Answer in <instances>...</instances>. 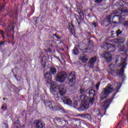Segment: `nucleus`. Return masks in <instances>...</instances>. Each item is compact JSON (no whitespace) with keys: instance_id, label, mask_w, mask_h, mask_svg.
I'll return each instance as SVG.
<instances>
[{"instance_id":"nucleus-33","label":"nucleus","mask_w":128,"mask_h":128,"mask_svg":"<svg viewBox=\"0 0 128 128\" xmlns=\"http://www.w3.org/2000/svg\"><path fill=\"white\" fill-rule=\"evenodd\" d=\"M72 52L74 54L78 56V48H74V50H72Z\"/></svg>"},{"instance_id":"nucleus-56","label":"nucleus","mask_w":128,"mask_h":128,"mask_svg":"<svg viewBox=\"0 0 128 128\" xmlns=\"http://www.w3.org/2000/svg\"><path fill=\"white\" fill-rule=\"evenodd\" d=\"M36 92H37V94L36 96H38V92L36 91L35 94H36Z\"/></svg>"},{"instance_id":"nucleus-21","label":"nucleus","mask_w":128,"mask_h":128,"mask_svg":"<svg viewBox=\"0 0 128 128\" xmlns=\"http://www.w3.org/2000/svg\"><path fill=\"white\" fill-rule=\"evenodd\" d=\"M114 42L115 44H118L119 46H120V44H123L124 42V38H116L114 40Z\"/></svg>"},{"instance_id":"nucleus-28","label":"nucleus","mask_w":128,"mask_h":128,"mask_svg":"<svg viewBox=\"0 0 128 128\" xmlns=\"http://www.w3.org/2000/svg\"><path fill=\"white\" fill-rule=\"evenodd\" d=\"M80 60H82V62H84V64L86 63L88 60V57L86 56H81L80 58Z\"/></svg>"},{"instance_id":"nucleus-3","label":"nucleus","mask_w":128,"mask_h":128,"mask_svg":"<svg viewBox=\"0 0 128 128\" xmlns=\"http://www.w3.org/2000/svg\"><path fill=\"white\" fill-rule=\"evenodd\" d=\"M113 86L112 84H108L106 88H102V92L100 94V102H102V100H104L108 98L110 94L114 92V87H112Z\"/></svg>"},{"instance_id":"nucleus-60","label":"nucleus","mask_w":128,"mask_h":128,"mask_svg":"<svg viewBox=\"0 0 128 128\" xmlns=\"http://www.w3.org/2000/svg\"><path fill=\"white\" fill-rule=\"evenodd\" d=\"M88 16H90V14H88Z\"/></svg>"},{"instance_id":"nucleus-9","label":"nucleus","mask_w":128,"mask_h":128,"mask_svg":"<svg viewBox=\"0 0 128 128\" xmlns=\"http://www.w3.org/2000/svg\"><path fill=\"white\" fill-rule=\"evenodd\" d=\"M78 14L80 16L76 14H74V18L77 21V22H78V26H80V21H82L84 19V12H78Z\"/></svg>"},{"instance_id":"nucleus-51","label":"nucleus","mask_w":128,"mask_h":128,"mask_svg":"<svg viewBox=\"0 0 128 128\" xmlns=\"http://www.w3.org/2000/svg\"><path fill=\"white\" fill-rule=\"evenodd\" d=\"M10 30L11 32H12V31L14 32V26H13V27L11 28L10 29Z\"/></svg>"},{"instance_id":"nucleus-62","label":"nucleus","mask_w":128,"mask_h":128,"mask_svg":"<svg viewBox=\"0 0 128 128\" xmlns=\"http://www.w3.org/2000/svg\"><path fill=\"white\" fill-rule=\"evenodd\" d=\"M119 128H122V127H120Z\"/></svg>"},{"instance_id":"nucleus-54","label":"nucleus","mask_w":128,"mask_h":128,"mask_svg":"<svg viewBox=\"0 0 128 128\" xmlns=\"http://www.w3.org/2000/svg\"><path fill=\"white\" fill-rule=\"evenodd\" d=\"M123 12H124V14H128V10H124V11Z\"/></svg>"},{"instance_id":"nucleus-17","label":"nucleus","mask_w":128,"mask_h":128,"mask_svg":"<svg viewBox=\"0 0 128 128\" xmlns=\"http://www.w3.org/2000/svg\"><path fill=\"white\" fill-rule=\"evenodd\" d=\"M108 54H110V53L106 52L103 56L106 62H107L108 64H110V62H112V57L109 56Z\"/></svg>"},{"instance_id":"nucleus-29","label":"nucleus","mask_w":128,"mask_h":128,"mask_svg":"<svg viewBox=\"0 0 128 128\" xmlns=\"http://www.w3.org/2000/svg\"><path fill=\"white\" fill-rule=\"evenodd\" d=\"M50 72L52 74H56V68L54 67H51L50 69Z\"/></svg>"},{"instance_id":"nucleus-20","label":"nucleus","mask_w":128,"mask_h":128,"mask_svg":"<svg viewBox=\"0 0 128 128\" xmlns=\"http://www.w3.org/2000/svg\"><path fill=\"white\" fill-rule=\"evenodd\" d=\"M80 50L83 53L88 52V50H90V46L86 45V46H84L80 48Z\"/></svg>"},{"instance_id":"nucleus-59","label":"nucleus","mask_w":128,"mask_h":128,"mask_svg":"<svg viewBox=\"0 0 128 128\" xmlns=\"http://www.w3.org/2000/svg\"><path fill=\"white\" fill-rule=\"evenodd\" d=\"M56 12H58V7L56 8Z\"/></svg>"},{"instance_id":"nucleus-22","label":"nucleus","mask_w":128,"mask_h":128,"mask_svg":"<svg viewBox=\"0 0 128 128\" xmlns=\"http://www.w3.org/2000/svg\"><path fill=\"white\" fill-rule=\"evenodd\" d=\"M108 50L110 52H113L116 50V46L112 44H108Z\"/></svg>"},{"instance_id":"nucleus-32","label":"nucleus","mask_w":128,"mask_h":128,"mask_svg":"<svg viewBox=\"0 0 128 128\" xmlns=\"http://www.w3.org/2000/svg\"><path fill=\"white\" fill-rule=\"evenodd\" d=\"M64 118H60V117H56V120L58 122V124H60Z\"/></svg>"},{"instance_id":"nucleus-18","label":"nucleus","mask_w":128,"mask_h":128,"mask_svg":"<svg viewBox=\"0 0 128 128\" xmlns=\"http://www.w3.org/2000/svg\"><path fill=\"white\" fill-rule=\"evenodd\" d=\"M73 124L76 128H80L82 126V122L80 120H74L73 122Z\"/></svg>"},{"instance_id":"nucleus-14","label":"nucleus","mask_w":128,"mask_h":128,"mask_svg":"<svg viewBox=\"0 0 128 128\" xmlns=\"http://www.w3.org/2000/svg\"><path fill=\"white\" fill-rule=\"evenodd\" d=\"M58 91H59V96H64L66 94V88L60 86L58 88Z\"/></svg>"},{"instance_id":"nucleus-35","label":"nucleus","mask_w":128,"mask_h":128,"mask_svg":"<svg viewBox=\"0 0 128 128\" xmlns=\"http://www.w3.org/2000/svg\"><path fill=\"white\" fill-rule=\"evenodd\" d=\"M119 6H126V2H124V0H120L119 2Z\"/></svg>"},{"instance_id":"nucleus-24","label":"nucleus","mask_w":128,"mask_h":128,"mask_svg":"<svg viewBox=\"0 0 128 128\" xmlns=\"http://www.w3.org/2000/svg\"><path fill=\"white\" fill-rule=\"evenodd\" d=\"M44 60H46V57L43 56L42 57V60H41V66H42V68H46V62L44 61Z\"/></svg>"},{"instance_id":"nucleus-12","label":"nucleus","mask_w":128,"mask_h":128,"mask_svg":"<svg viewBox=\"0 0 128 128\" xmlns=\"http://www.w3.org/2000/svg\"><path fill=\"white\" fill-rule=\"evenodd\" d=\"M44 78L48 84L52 83V74L50 73L46 72V74H44Z\"/></svg>"},{"instance_id":"nucleus-2","label":"nucleus","mask_w":128,"mask_h":128,"mask_svg":"<svg viewBox=\"0 0 128 128\" xmlns=\"http://www.w3.org/2000/svg\"><path fill=\"white\" fill-rule=\"evenodd\" d=\"M80 98L82 101L79 108L80 110H88L90 106L89 102L90 104H94V97H90L88 99V97L86 96V95H82Z\"/></svg>"},{"instance_id":"nucleus-52","label":"nucleus","mask_w":128,"mask_h":128,"mask_svg":"<svg viewBox=\"0 0 128 128\" xmlns=\"http://www.w3.org/2000/svg\"><path fill=\"white\" fill-rule=\"evenodd\" d=\"M65 8H66V10H70V8L66 6H65Z\"/></svg>"},{"instance_id":"nucleus-47","label":"nucleus","mask_w":128,"mask_h":128,"mask_svg":"<svg viewBox=\"0 0 128 128\" xmlns=\"http://www.w3.org/2000/svg\"><path fill=\"white\" fill-rule=\"evenodd\" d=\"M125 48L124 46H120V52H124V50Z\"/></svg>"},{"instance_id":"nucleus-44","label":"nucleus","mask_w":128,"mask_h":128,"mask_svg":"<svg viewBox=\"0 0 128 128\" xmlns=\"http://www.w3.org/2000/svg\"><path fill=\"white\" fill-rule=\"evenodd\" d=\"M53 36H56V38H58V40H60V36L56 34H54Z\"/></svg>"},{"instance_id":"nucleus-42","label":"nucleus","mask_w":128,"mask_h":128,"mask_svg":"<svg viewBox=\"0 0 128 128\" xmlns=\"http://www.w3.org/2000/svg\"><path fill=\"white\" fill-rule=\"evenodd\" d=\"M14 16H13V15H12L11 16L12 18H18V13L16 12H15L14 14Z\"/></svg>"},{"instance_id":"nucleus-34","label":"nucleus","mask_w":128,"mask_h":128,"mask_svg":"<svg viewBox=\"0 0 128 128\" xmlns=\"http://www.w3.org/2000/svg\"><path fill=\"white\" fill-rule=\"evenodd\" d=\"M117 18L118 20H121L122 19V16H118V15H114L112 17V20H114V18Z\"/></svg>"},{"instance_id":"nucleus-10","label":"nucleus","mask_w":128,"mask_h":128,"mask_svg":"<svg viewBox=\"0 0 128 128\" xmlns=\"http://www.w3.org/2000/svg\"><path fill=\"white\" fill-rule=\"evenodd\" d=\"M34 124L36 128H44L45 124L42 121L38 120H34Z\"/></svg>"},{"instance_id":"nucleus-11","label":"nucleus","mask_w":128,"mask_h":128,"mask_svg":"<svg viewBox=\"0 0 128 128\" xmlns=\"http://www.w3.org/2000/svg\"><path fill=\"white\" fill-rule=\"evenodd\" d=\"M96 62V56L92 58L88 61L89 68H94V64Z\"/></svg>"},{"instance_id":"nucleus-13","label":"nucleus","mask_w":128,"mask_h":128,"mask_svg":"<svg viewBox=\"0 0 128 128\" xmlns=\"http://www.w3.org/2000/svg\"><path fill=\"white\" fill-rule=\"evenodd\" d=\"M62 100L64 104H68V106H72V102L70 99L68 98L66 96L62 97Z\"/></svg>"},{"instance_id":"nucleus-38","label":"nucleus","mask_w":128,"mask_h":128,"mask_svg":"<svg viewBox=\"0 0 128 128\" xmlns=\"http://www.w3.org/2000/svg\"><path fill=\"white\" fill-rule=\"evenodd\" d=\"M88 46H94V41L92 40H89L88 42Z\"/></svg>"},{"instance_id":"nucleus-39","label":"nucleus","mask_w":128,"mask_h":128,"mask_svg":"<svg viewBox=\"0 0 128 128\" xmlns=\"http://www.w3.org/2000/svg\"><path fill=\"white\" fill-rule=\"evenodd\" d=\"M104 0H95L94 2L96 4H102Z\"/></svg>"},{"instance_id":"nucleus-15","label":"nucleus","mask_w":128,"mask_h":128,"mask_svg":"<svg viewBox=\"0 0 128 128\" xmlns=\"http://www.w3.org/2000/svg\"><path fill=\"white\" fill-rule=\"evenodd\" d=\"M112 102V100L111 98L106 100L102 104V106L106 108V110H108V108L110 106Z\"/></svg>"},{"instance_id":"nucleus-50","label":"nucleus","mask_w":128,"mask_h":128,"mask_svg":"<svg viewBox=\"0 0 128 128\" xmlns=\"http://www.w3.org/2000/svg\"><path fill=\"white\" fill-rule=\"evenodd\" d=\"M0 34H2V36L4 34V30H0Z\"/></svg>"},{"instance_id":"nucleus-49","label":"nucleus","mask_w":128,"mask_h":128,"mask_svg":"<svg viewBox=\"0 0 128 128\" xmlns=\"http://www.w3.org/2000/svg\"><path fill=\"white\" fill-rule=\"evenodd\" d=\"M73 106H74V108H76V106H78V102H74V103L73 104Z\"/></svg>"},{"instance_id":"nucleus-30","label":"nucleus","mask_w":128,"mask_h":128,"mask_svg":"<svg viewBox=\"0 0 128 128\" xmlns=\"http://www.w3.org/2000/svg\"><path fill=\"white\" fill-rule=\"evenodd\" d=\"M102 48H104V50H108V43L104 42L102 44Z\"/></svg>"},{"instance_id":"nucleus-37","label":"nucleus","mask_w":128,"mask_h":128,"mask_svg":"<svg viewBox=\"0 0 128 128\" xmlns=\"http://www.w3.org/2000/svg\"><path fill=\"white\" fill-rule=\"evenodd\" d=\"M92 28H96V26H98V23L94 22L92 24Z\"/></svg>"},{"instance_id":"nucleus-61","label":"nucleus","mask_w":128,"mask_h":128,"mask_svg":"<svg viewBox=\"0 0 128 128\" xmlns=\"http://www.w3.org/2000/svg\"><path fill=\"white\" fill-rule=\"evenodd\" d=\"M3 100H6V98H4Z\"/></svg>"},{"instance_id":"nucleus-26","label":"nucleus","mask_w":128,"mask_h":128,"mask_svg":"<svg viewBox=\"0 0 128 128\" xmlns=\"http://www.w3.org/2000/svg\"><path fill=\"white\" fill-rule=\"evenodd\" d=\"M114 86H116V90H117V91L113 94V96H116V94H118V92L120 90V88L122 84L120 82H117L114 84Z\"/></svg>"},{"instance_id":"nucleus-53","label":"nucleus","mask_w":128,"mask_h":128,"mask_svg":"<svg viewBox=\"0 0 128 128\" xmlns=\"http://www.w3.org/2000/svg\"><path fill=\"white\" fill-rule=\"evenodd\" d=\"M4 42H0V46H4Z\"/></svg>"},{"instance_id":"nucleus-31","label":"nucleus","mask_w":128,"mask_h":128,"mask_svg":"<svg viewBox=\"0 0 128 128\" xmlns=\"http://www.w3.org/2000/svg\"><path fill=\"white\" fill-rule=\"evenodd\" d=\"M60 124H62V126H68V122L64 120V118L63 120H62V122H61Z\"/></svg>"},{"instance_id":"nucleus-25","label":"nucleus","mask_w":128,"mask_h":128,"mask_svg":"<svg viewBox=\"0 0 128 128\" xmlns=\"http://www.w3.org/2000/svg\"><path fill=\"white\" fill-rule=\"evenodd\" d=\"M122 34V31L120 30H118L117 31H116V32H115L114 34H112V38H116V36H118L120 34Z\"/></svg>"},{"instance_id":"nucleus-8","label":"nucleus","mask_w":128,"mask_h":128,"mask_svg":"<svg viewBox=\"0 0 128 128\" xmlns=\"http://www.w3.org/2000/svg\"><path fill=\"white\" fill-rule=\"evenodd\" d=\"M67 78L70 84L75 82L76 80V72H72L69 73L68 76H67Z\"/></svg>"},{"instance_id":"nucleus-6","label":"nucleus","mask_w":128,"mask_h":128,"mask_svg":"<svg viewBox=\"0 0 128 128\" xmlns=\"http://www.w3.org/2000/svg\"><path fill=\"white\" fill-rule=\"evenodd\" d=\"M112 15L110 14L104 19L103 21V24H104V26H108L110 24H118V22H116L112 21Z\"/></svg>"},{"instance_id":"nucleus-7","label":"nucleus","mask_w":128,"mask_h":128,"mask_svg":"<svg viewBox=\"0 0 128 128\" xmlns=\"http://www.w3.org/2000/svg\"><path fill=\"white\" fill-rule=\"evenodd\" d=\"M68 78V74L65 72H60L57 74L56 78L60 82H64Z\"/></svg>"},{"instance_id":"nucleus-46","label":"nucleus","mask_w":128,"mask_h":128,"mask_svg":"<svg viewBox=\"0 0 128 128\" xmlns=\"http://www.w3.org/2000/svg\"><path fill=\"white\" fill-rule=\"evenodd\" d=\"M50 44H51V46H52V44H56V42H54V40H50Z\"/></svg>"},{"instance_id":"nucleus-45","label":"nucleus","mask_w":128,"mask_h":128,"mask_svg":"<svg viewBox=\"0 0 128 128\" xmlns=\"http://www.w3.org/2000/svg\"><path fill=\"white\" fill-rule=\"evenodd\" d=\"M46 52H52V48H48L47 50H46Z\"/></svg>"},{"instance_id":"nucleus-4","label":"nucleus","mask_w":128,"mask_h":128,"mask_svg":"<svg viewBox=\"0 0 128 128\" xmlns=\"http://www.w3.org/2000/svg\"><path fill=\"white\" fill-rule=\"evenodd\" d=\"M50 92L54 95V98L56 100H58L60 98V94H58V92H56V90H58V88L56 87V84H54L51 83L50 84Z\"/></svg>"},{"instance_id":"nucleus-41","label":"nucleus","mask_w":128,"mask_h":128,"mask_svg":"<svg viewBox=\"0 0 128 128\" xmlns=\"http://www.w3.org/2000/svg\"><path fill=\"white\" fill-rule=\"evenodd\" d=\"M4 10V6L2 5L0 6V12H2Z\"/></svg>"},{"instance_id":"nucleus-55","label":"nucleus","mask_w":128,"mask_h":128,"mask_svg":"<svg viewBox=\"0 0 128 128\" xmlns=\"http://www.w3.org/2000/svg\"><path fill=\"white\" fill-rule=\"evenodd\" d=\"M2 36L3 38V40H4V38H6V36H4V34L3 35H2Z\"/></svg>"},{"instance_id":"nucleus-23","label":"nucleus","mask_w":128,"mask_h":128,"mask_svg":"<svg viewBox=\"0 0 128 128\" xmlns=\"http://www.w3.org/2000/svg\"><path fill=\"white\" fill-rule=\"evenodd\" d=\"M44 104L46 106H48L50 110L52 107V102L50 100H44Z\"/></svg>"},{"instance_id":"nucleus-58","label":"nucleus","mask_w":128,"mask_h":128,"mask_svg":"<svg viewBox=\"0 0 128 128\" xmlns=\"http://www.w3.org/2000/svg\"><path fill=\"white\" fill-rule=\"evenodd\" d=\"M2 108H4V106H2L1 108V110H2Z\"/></svg>"},{"instance_id":"nucleus-27","label":"nucleus","mask_w":128,"mask_h":128,"mask_svg":"<svg viewBox=\"0 0 128 128\" xmlns=\"http://www.w3.org/2000/svg\"><path fill=\"white\" fill-rule=\"evenodd\" d=\"M22 128V126H20V120H17L15 121L14 124V128Z\"/></svg>"},{"instance_id":"nucleus-48","label":"nucleus","mask_w":128,"mask_h":128,"mask_svg":"<svg viewBox=\"0 0 128 128\" xmlns=\"http://www.w3.org/2000/svg\"><path fill=\"white\" fill-rule=\"evenodd\" d=\"M126 106L125 105L124 107V108H122V110L121 111V114H124V110H126Z\"/></svg>"},{"instance_id":"nucleus-57","label":"nucleus","mask_w":128,"mask_h":128,"mask_svg":"<svg viewBox=\"0 0 128 128\" xmlns=\"http://www.w3.org/2000/svg\"><path fill=\"white\" fill-rule=\"evenodd\" d=\"M114 30L112 31V32H111V34H114Z\"/></svg>"},{"instance_id":"nucleus-16","label":"nucleus","mask_w":128,"mask_h":128,"mask_svg":"<svg viewBox=\"0 0 128 128\" xmlns=\"http://www.w3.org/2000/svg\"><path fill=\"white\" fill-rule=\"evenodd\" d=\"M68 28V30L71 34H75L76 29L74 28V26L72 24L69 23Z\"/></svg>"},{"instance_id":"nucleus-43","label":"nucleus","mask_w":128,"mask_h":128,"mask_svg":"<svg viewBox=\"0 0 128 128\" xmlns=\"http://www.w3.org/2000/svg\"><path fill=\"white\" fill-rule=\"evenodd\" d=\"M124 26H128V20L124 21L123 23Z\"/></svg>"},{"instance_id":"nucleus-1","label":"nucleus","mask_w":128,"mask_h":128,"mask_svg":"<svg viewBox=\"0 0 128 128\" xmlns=\"http://www.w3.org/2000/svg\"><path fill=\"white\" fill-rule=\"evenodd\" d=\"M115 64H111L108 66V72L109 76H114V74L118 76H124V68L126 66V59L121 58V60L116 59Z\"/></svg>"},{"instance_id":"nucleus-5","label":"nucleus","mask_w":128,"mask_h":128,"mask_svg":"<svg viewBox=\"0 0 128 128\" xmlns=\"http://www.w3.org/2000/svg\"><path fill=\"white\" fill-rule=\"evenodd\" d=\"M80 94H88L90 98H94V96H96V90H94V89H91L88 90V88H80Z\"/></svg>"},{"instance_id":"nucleus-36","label":"nucleus","mask_w":128,"mask_h":128,"mask_svg":"<svg viewBox=\"0 0 128 128\" xmlns=\"http://www.w3.org/2000/svg\"><path fill=\"white\" fill-rule=\"evenodd\" d=\"M82 116L83 118H90V114H83Z\"/></svg>"},{"instance_id":"nucleus-40","label":"nucleus","mask_w":128,"mask_h":128,"mask_svg":"<svg viewBox=\"0 0 128 128\" xmlns=\"http://www.w3.org/2000/svg\"><path fill=\"white\" fill-rule=\"evenodd\" d=\"M100 83L98 82L96 85V88L97 90H98V88H100Z\"/></svg>"},{"instance_id":"nucleus-19","label":"nucleus","mask_w":128,"mask_h":128,"mask_svg":"<svg viewBox=\"0 0 128 128\" xmlns=\"http://www.w3.org/2000/svg\"><path fill=\"white\" fill-rule=\"evenodd\" d=\"M50 110H54V112H58V110H64V108L62 106L56 105L54 106H52Z\"/></svg>"}]
</instances>
